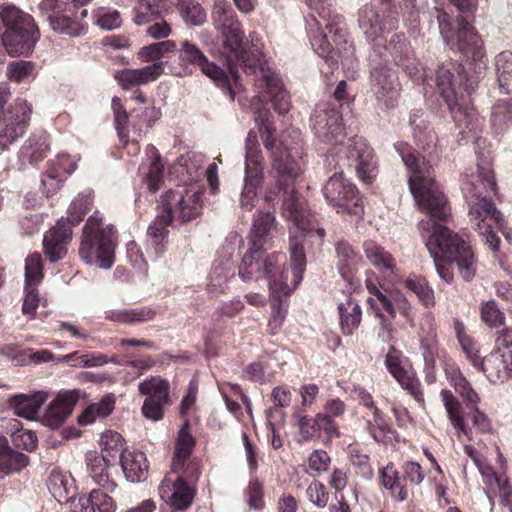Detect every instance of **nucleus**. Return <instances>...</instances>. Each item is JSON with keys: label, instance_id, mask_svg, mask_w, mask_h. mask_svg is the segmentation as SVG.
<instances>
[{"label": "nucleus", "instance_id": "1", "mask_svg": "<svg viewBox=\"0 0 512 512\" xmlns=\"http://www.w3.org/2000/svg\"><path fill=\"white\" fill-rule=\"evenodd\" d=\"M394 148L407 169L412 172L409 188L415 201L430 216L419 221L418 229L431 257L455 262L462 279L471 281L477 271V258L471 246L457 233L436 222L445 221L450 214V208L444 193L433 179L432 165L425 161V157H420L407 142H397Z\"/></svg>", "mask_w": 512, "mask_h": 512}, {"label": "nucleus", "instance_id": "2", "mask_svg": "<svg viewBox=\"0 0 512 512\" xmlns=\"http://www.w3.org/2000/svg\"><path fill=\"white\" fill-rule=\"evenodd\" d=\"M296 179L282 187L274 181V185L267 187L264 194V200L268 204L274 203L281 196V214L293 224L289 229L288 249L294 286L302 280L306 269L305 244L310 243L313 252H320L326 236V230L319 225L316 215L310 211L305 199L295 189Z\"/></svg>", "mask_w": 512, "mask_h": 512}, {"label": "nucleus", "instance_id": "3", "mask_svg": "<svg viewBox=\"0 0 512 512\" xmlns=\"http://www.w3.org/2000/svg\"><path fill=\"white\" fill-rule=\"evenodd\" d=\"M434 82L462 138L469 134L476 137L481 121L470 96L478 87L479 76L469 75L461 65L449 63L438 67Z\"/></svg>", "mask_w": 512, "mask_h": 512}, {"label": "nucleus", "instance_id": "4", "mask_svg": "<svg viewBox=\"0 0 512 512\" xmlns=\"http://www.w3.org/2000/svg\"><path fill=\"white\" fill-rule=\"evenodd\" d=\"M268 110H258L254 119L258 126L259 133L265 149L272 158L271 176L277 182L279 187L291 183L294 178L300 177L306 166L305 153L300 143V132L296 129L291 131L295 140L289 144L285 139L280 141V146L276 147L274 138L275 128L269 119Z\"/></svg>", "mask_w": 512, "mask_h": 512}, {"label": "nucleus", "instance_id": "5", "mask_svg": "<svg viewBox=\"0 0 512 512\" xmlns=\"http://www.w3.org/2000/svg\"><path fill=\"white\" fill-rule=\"evenodd\" d=\"M238 275L243 282L265 278L273 294L290 295L293 290L288 284L289 271L285 268V256L280 253L267 254L266 247L259 243H248Z\"/></svg>", "mask_w": 512, "mask_h": 512}, {"label": "nucleus", "instance_id": "6", "mask_svg": "<svg viewBox=\"0 0 512 512\" xmlns=\"http://www.w3.org/2000/svg\"><path fill=\"white\" fill-rule=\"evenodd\" d=\"M496 182L488 165H477V173L470 180L463 182L462 191L469 204V217L474 230L494 222L502 226L503 215L492 201L491 194L495 191Z\"/></svg>", "mask_w": 512, "mask_h": 512}, {"label": "nucleus", "instance_id": "7", "mask_svg": "<svg viewBox=\"0 0 512 512\" xmlns=\"http://www.w3.org/2000/svg\"><path fill=\"white\" fill-rule=\"evenodd\" d=\"M0 40L10 56H28L39 40L34 19L13 5H0Z\"/></svg>", "mask_w": 512, "mask_h": 512}, {"label": "nucleus", "instance_id": "8", "mask_svg": "<svg viewBox=\"0 0 512 512\" xmlns=\"http://www.w3.org/2000/svg\"><path fill=\"white\" fill-rule=\"evenodd\" d=\"M116 240L113 225L104 224L99 212H95L83 227L79 255L86 264L110 269L115 261Z\"/></svg>", "mask_w": 512, "mask_h": 512}, {"label": "nucleus", "instance_id": "9", "mask_svg": "<svg viewBox=\"0 0 512 512\" xmlns=\"http://www.w3.org/2000/svg\"><path fill=\"white\" fill-rule=\"evenodd\" d=\"M369 61L382 62L388 65L391 59L398 67L402 68L414 81H422L424 86L433 87L432 78L425 69L421 72L415 58L414 51L403 33H395L388 42L384 37L378 38L369 52Z\"/></svg>", "mask_w": 512, "mask_h": 512}, {"label": "nucleus", "instance_id": "10", "mask_svg": "<svg viewBox=\"0 0 512 512\" xmlns=\"http://www.w3.org/2000/svg\"><path fill=\"white\" fill-rule=\"evenodd\" d=\"M436 19L443 41L451 50L473 60L482 58V40L464 16H458L454 24L446 11L436 8Z\"/></svg>", "mask_w": 512, "mask_h": 512}, {"label": "nucleus", "instance_id": "11", "mask_svg": "<svg viewBox=\"0 0 512 512\" xmlns=\"http://www.w3.org/2000/svg\"><path fill=\"white\" fill-rule=\"evenodd\" d=\"M263 155L257 132L249 131L245 140V177L239 197V206L244 212H251L258 202V188L263 181Z\"/></svg>", "mask_w": 512, "mask_h": 512}, {"label": "nucleus", "instance_id": "12", "mask_svg": "<svg viewBox=\"0 0 512 512\" xmlns=\"http://www.w3.org/2000/svg\"><path fill=\"white\" fill-rule=\"evenodd\" d=\"M202 195L203 192L199 189L179 186L161 196L159 209L170 216L173 222L188 223L201 214Z\"/></svg>", "mask_w": 512, "mask_h": 512}, {"label": "nucleus", "instance_id": "13", "mask_svg": "<svg viewBox=\"0 0 512 512\" xmlns=\"http://www.w3.org/2000/svg\"><path fill=\"white\" fill-rule=\"evenodd\" d=\"M338 165L353 169L364 183H371L377 174V162L373 149L359 136L352 137L336 152Z\"/></svg>", "mask_w": 512, "mask_h": 512}, {"label": "nucleus", "instance_id": "14", "mask_svg": "<svg viewBox=\"0 0 512 512\" xmlns=\"http://www.w3.org/2000/svg\"><path fill=\"white\" fill-rule=\"evenodd\" d=\"M199 469L195 463H189L185 470L171 471L162 480L159 487L161 498L175 510L188 508L194 499V490L188 481H196L199 477Z\"/></svg>", "mask_w": 512, "mask_h": 512}, {"label": "nucleus", "instance_id": "15", "mask_svg": "<svg viewBox=\"0 0 512 512\" xmlns=\"http://www.w3.org/2000/svg\"><path fill=\"white\" fill-rule=\"evenodd\" d=\"M398 13L391 9L390 3L365 4L358 11V25L371 47L386 32L398 28Z\"/></svg>", "mask_w": 512, "mask_h": 512}, {"label": "nucleus", "instance_id": "16", "mask_svg": "<svg viewBox=\"0 0 512 512\" xmlns=\"http://www.w3.org/2000/svg\"><path fill=\"white\" fill-rule=\"evenodd\" d=\"M323 195L337 213L361 215L363 202L357 187L344 177L343 171L334 173L326 182Z\"/></svg>", "mask_w": 512, "mask_h": 512}, {"label": "nucleus", "instance_id": "17", "mask_svg": "<svg viewBox=\"0 0 512 512\" xmlns=\"http://www.w3.org/2000/svg\"><path fill=\"white\" fill-rule=\"evenodd\" d=\"M178 52L179 63L188 68L190 66L199 68L201 72L215 82V84L230 97L231 101L235 99V93L232 89L231 81L227 73L210 62L204 52L193 42L183 40L180 42Z\"/></svg>", "mask_w": 512, "mask_h": 512}, {"label": "nucleus", "instance_id": "18", "mask_svg": "<svg viewBox=\"0 0 512 512\" xmlns=\"http://www.w3.org/2000/svg\"><path fill=\"white\" fill-rule=\"evenodd\" d=\"M39 9L47 14V20L53 31L78 37L86 32V25L80 21L78 8L68 0H42Z\"/></svg>", "mask_w": 512, "mask_h": 512}, {"label": "nucleus", "instance_id": "19", "mask_svg": "<svg viewBox=\"0 0 512 512\" xmlns=\"http://www.w3.org/2000/svg\"><path fill=\"white\" fill-rule=\"evenodd\" d=\"M310 125L315 137L324 144L336 146L344 138L342 115L335 104L317 103L310 116Z\"/></svg>", "mask_w": 512, "mask_h": 512}, {"label": "nucleus", "instance_id": "20", "mask_svg": "<svg viewBox=\"0 0 512 512\" xmlns=\"http://www.w3.org/2000/svg\"><path fill=\"white\" fill-rule=\"evenodd\" d=\"M371 65L370 83L377 106L388 111L398 105L400 83L395 71L387 64L369 61Z\"/></svg>", "mask_w": 512, "mask_h": 512}, {"label": "nucleus", "instance_id": "21", "mask_svg": "<svg viewBox=\"0 0 512 512\" xmlns=\"http://www.w3.org/2000/svg\"><path fill=\"white\" fill-rule=\"evenodd\" d=\"M32 114V106L24 98L15 99L0 120V148L7 149L26 132Z\"/></svg>", "mask_w": 512, "mask_h": 512}, {"label": "nucleus", "instance_id": "22", "mask_svg": "<svg viewBox=\"0 0 512 512\" xmlns=\"http://www.w3.org/2000/svg\"><path fill=\"white\" fill-rule=\"evenodd\" d=\"M138 389L146 396L141 408L144 417L153 421L161 420L164 407L171 404L169 382L161 377H151L140 382Z\"/></svg>", "mask_w": 512, "mask_h": 512}, {"label": "nucleus", "instance_id": "23", "mask_svg": "<svg viewBox=\"0 0 512 512\" xmlns=\"http://www.w3.org/2000/svg\"><path fill=\"white\" fill-rule=\"evenodd\" d=\"M76 170V162L70 155L60 153L47 163L41 177L40 190L47 197L55 195L62 187L66 178Z\"/></svg>", "mask_w": 512, "mask_h": 512}, {"label": "nucleus", "instance_id": "24", "mask_svg": "<svg viewBox=\"0 0 512 512\" xmlns=\"http://www.w3.org/2000/svg\"><path fill=\"white\" fill-rule=\"evenodd\" d=\"M335 265L341 278L351 287L359 285L357 273L362 264L359 252L346 240H338L334 244Z\"/></svg>", "mask_w": 512, "mask_h": 512}, {"label": "nucleus", "instance_id": "25", "mask_svg": "<svg viewBox=\"0 0 512 512\" xmlns=\"http://www.w3.org/2000/svg\"><path fill=\"white\" fill-rule=\"evenodd\" d=\"M218 29L222 37L223 47L228 53L226 61L229 74L233 78L234 83H237L240 75L239 71L232 64V57H238L243 52V47L245 46L243 42L244 32L237 18L226 20V23L219 25Z\"/></svg>", "mask_w": 512, "mask_h": 512}, {"label": "nucleus", "instance_id": "26", "mask_svg": "<svg viewBox=\"0 0 512 512\" xmlns=\"http://www.w3.org/2000/svg\"><path fill=\"white\" fill-rule=\"evenodd\" d=\"M292 422L298 428L302 441L318 439L322 430L329 436L338 435L334 421L325 413L311 417L297 410L292 415Z\"/></svg>", "mask_w": 512, "mask_h": 512}, {"label": "nucleus", "instance_id": "27", "mask_svg": "<svg viewBox=\"0 0 512 512\" xmlns=\"http://www.w3.org/2000/svg\"><path fill=\"white\" fill-rule=\"evenodd\" d=\"M385 365L390 374L407 390L416 401L424 402L420 383L413 375L406 371L401 364V352L391 346L385 357Z\"/></svg>", "mask_w": 512, "mask_h": 512}, {"label": "nucleus", "instance_id": "28", "mask_svg": "<svg viewBox=\"0 0 512 512\" xmlns=\"http://www.w3.org/2000/svg\"><path fill=\"white\" fill-rule=\"evenodd\" d=\"M78 399V390L60 392L48 407L44 416L45 424L52 429L60 427L71 415Z\"/></svg>", "mask_w": 512, "mask_h": 512}, {"label": "nucleus", "instance_id": "29", "mask_svg": "<svg viewBox=\"0 0 512 512\" xmlns=\"http://www.w3.org/2000/svg\"><path fill=\"white\" fill-rule=\"evenodd\" d=\"M71 235V227L66 223H58L45 233L43 239L44 253L50 262L55 263L66 255Z\"/></svg>", "mask_w": 512, "mask_h": 512}, {"label": "nucleus", "instance_id": "30", "mask_svg": "<svg viewBox=\"0 0 512 512\" xmlns=\"http://www.w3.org/2000/svg\"><path fill=\"white\" fill-rule=\"evenodd\" d=\"M164 72L163 62H156L139 69H123L115 73V79L125 90L155 81Z\"/></svg>", "mask_w": 512, "mask_h": 512}, {"label": "nucleus", "instance_id": "31", "mask_svg": "<svg viewBox=\"0 0 512 512\" xmlns=\"http://www.w3.org/2000/svg\"><path fill=\"white\" fill-rule=\"evenodd\" d=\"M409 125L418 147L432 155L436 148L438 137L430 127L423 109H414L409 114Z\"/></svg>", "mask_w": 512, "mask_h": 512}, {"label": "nucleus", "instance_id": "32", "mask_svg": "<svg viewBox=\"0 0 512 512\" xmlns=\"http://www.w3.org/2000/svg\"><path fill=\"white\" fill-rule=\"evenodd\" d=\"M50 150V137L44 131L32 133L19 151L21 165L36 166L47 156Z\"/></svg>", "mask_w": 512, "mask_h": 512}, {"label": "nucleus", "instance_id": "33", "mask_svg": "<svg viewBox=\"0 0 512 512\" xmlns=\"http://www.w3.org/2000/svg\"><path fill=\"white\" fill-rule=\"evenodd\" d=\"M173 224L172 219L157 206V215L147 229V243L153 248L155 256H162L167 250L169 236L168 227Z\"/></svg>", "mask_w": 512, "mask_h": 512}, {"label": "nucleus", "instance_id": "34", "mask_svg": "<svg viewBox=\"0 0 512 512\" xmlns=\"http://www.w3.org/2000/svg\"><path fill=\"white\" fill-rule=\"evenodd\" d=\"M369 292L371 296L368 298V303L375 311L376 315L377 312L383 313V311H385L388 314V318L394 319L396 311L398 310L404 317L409 316L411 308L405 298H391L375 286H373V288H369Z\"/></svg>", "mask_w": 512, "mask_h": 512}, {"label": "nucleus", "instance_id": "35", "mask_svg": "<svg viewBox=\"0 0 512 512\" xmlns=\"http://www.w3.org/2000/svg\"><path fill=\"white\" fill-rule=\"evenodd\" d=\"M232 64L237 70L241 66L246 74L256 76L259 84L264 83V72L275 73L257 49L247 51L245 46L241 55L232 57Z\"/></svg>", "mask_w": 512, "mask_h": 512}, {"label": "nucleus", "instance_id": "36", "mask_svg": "<svg viewBox=\"0 0 512 512\" xmlns=\"http://www.w3.org/2000/svg\"><path fill=\"white\" fill-rule=\"evenodd\" d=\"M308 35L310 43L314 51L322 57L329 67L337 64V60L332 55L334 49L331 42L328 40L327 34L320 31L321 22H319L313 15L306 18Z\"/></svg>", "mask_w": 512, "mask_h": 512}, {"label": "nucleus", "instance_id": "37", "mask_svg": "<svg viewBox=\"0 0 512 512\" xmlns=\"http://www.w3.org/2000/svg\"><path fill=\"white\" fill-rule=\"evenodd\" d=\"M47 398V394L42 391L33 394H16L10 398L9 406L17 416L33 420Z\"/></svg>", "mask_w": 512, "mask_h": 512}, {"label": "nucleus", "instance_id": "38", "mask_svg": "<svg viewBox=\"0 0 512 512\" xmlns=\"http://www.w3.org/2000/svg\"><path fill=\"white\" fill-rule=\"evenodd\" d=\"M195 444V438L191 435L189 431V424L186 422L179 430L176 439L174 456L171 465L173 472L185 470L189 463H193L192 461H189V459Z\"/></svg>", "mask_w": 512, "mask_h": 512}, {"label": "nucleus", "instance_id": "39", "mask_svg": "<svg viewBox=\"0 0 512 512\" xmlns=\"http://www.w3.org/2000/svg\"><path fill=\"white\" fill-rule=\"evenodd\" d=\"M265 73L266 74H263L264 83L258 84L259 87L266 89L269 95V99L273 104L274 110L279 115L287 114L291 108L290 97L287 91L284 89L281 80L275 73Z\"/></svg>", "mask_w": 512, "mask_h": 512}, {"label": "nucleus", "instance_id": "40", "mask_svg": "<svg viewBox=\"0 0 512 512\" xmlns=\"http://www.w3.org/2000/svg\"><path fill=\"white\" fill-rule=\"evenodd\" d=\"M126 479L132 483L144 481L148 474L146 455L141 451H126L119 461Z\"/></svg>", "mask_w": 512, "mask_h": 512}, {"label": "nucleus", "instance_id": "41", "mask_svg": "<svg viewBox=\"0 0 512 512\" xmlns=\"http://www.w3.org/2000/svg\"><path fill=\"white\" fill-rule=\"evenodd\" d=\"M29 464V457L13 450L5 437H0V477L19 472Z\"/></svg>", "mask_w": 512, "mask_h": 512}, {"label": "nucleus", "instance_id": "42", "mask_svg": "<svg viewBox=\"0 0 512 512\" xmlns=\"http://www.w3.org/2000/svg\"><path fill=\"white\" fill-rule=\"evenodd\" d=\"M86 460L89 476L93 482L106 491L112 492L117 485L111 479L109 470L115 463H110L96 454L87 455Z\"/></svg>", "mask_w": 512, "mask_h": 512}, {"label": "nucleus", "instance_id": "43", "mask_svg": "<svg viewBox=\"0 0 512 512\" xmlns=\"http://www.w3.org/2000/svg\"><path fill=\"white\" fill-rule=\"evenodd\" d=\"M99 445L101 447V455L98 456L103 457L110 463H116L118 460L120 461L122 455L127 451L124 448V439L122 435L116 431L108 430L103 432L100 437Z\"/></svg>", "mask_w": 512, "mask_h": 512}, {"label": "nucleus", "instance_id": "44", "mask_svg": "<svg viewBox=\"0 0 512 512\" xmlns=\"http://www.w3.org/2000/svg\"><path fill=\"white\" fill-rule=\"evenodd\" d=\"M156 316V310L151 307L135 309H111L105 311V318L120 323H143L151 321Z\"/></svg>", "mask_w": 512, "mask_h": 512}, {"label": "nucleus", "instance_id": "45", "mask_svg": "<svg viewBox=\"0 0 512 512\" xmlns=\"http://www.w3.org/2000/svg\"><path fill=\"white\" fill-rule=\"evenodd\" d=\"M363 250L370 264L380 272H393L395 269L396 264L393 256L376 242L365 241Z\"/></svg>", "mask_w": 512, "mask_h": 512}, {"label": "nucleus", "instance_id": "46", "mask_svg": "<svg viewBox=\"0 0 512 512\" xmlns=\"http://www.w3.org/2000/svg\"><path fill=\"white\" fill-rule=\"evenodd\" d=\"M340 325L344 334L351 335L358 328L362 319V311L359 303L349 297L338 305Z\"/></svg>", "mask_w": 512, "mask_h": 512}, {"label": "nucleus", "instance_id": "47", "mask_svg": "<svg viewBox=\"0 0 512 512\" xmlns=\"http://www.w3.org/2000/svg\"><path fill=\"white\" fill-rule=\"evenodd\" d=\"M381 485L391 492V496L402 502L408 498V490L403 484L399 472L392 463L387 464L380 470Z\"/></svg>", "mask_w": 512, "mask_h": 512}, {"label": "nucleus", "instance_id": "48", "mask_svg": "<svg viewBox=\"0 0 512 512\" xmlns=\"http://www.w3.org/2000/svg\"><path fill=\"white\" fill-rule=\"evenodd\" d=\"M491 127L502 134L512 126V99H500L491 108Z\"/></svg>", "mask_w": 512, "mask_h": 512}, {"label": "nucleus", "instance_id": "49", "mask_svg": "<svg viewBox=\"0 0 512 512\" xmlns=\"http://www.w3.org/2000/svg\"><path fill=\"white\" fill-rule=\"evenodd\" d=\"M274 224L275 217L271 212L259 211L253 219L248 243H259L261 246L265 247Z\"/></svg>", "mask_w": 512, "mask_h": 512}, {"label": "nucleus", "instance_id": "50", "mask_svg": "<svg viewBox=\"0 0 512 512\" xmlns=\"http://www.w3.org/2000/svg\"><path fill=\"white\" fill-rule=\"evenodd\" d=\"M115 408L114 395H106L99 402L88 405L79 415L78 422L80 425H88L93 423L97 418H106Z\"/></svg>", "mask_w": 512, "mask_h": 512}, {"label": "nucleus", "instance_id": "51", "mask_svg": "<svg viewBox=\"0 0 512 512\" xmlns=\"http://www.w3.org/2000/svg\"><path fill=\"white\" fill-rule=\"evenodd\" d=\"M443 405L452 427L470 439L469 430L465 425L464 418L460 412V403L451 391L443 389L440 393Z\"/></svg>", "mask_w": 512, "mask_h": 512}, {"label": "nucleus", "instance_id": "52", "mask_svg": "<svg viewBox=\"0 0 512 512\" xmlns=\"http://www.w3.org/2000/svg\"><path fill=\"white\" fill-rule=\"evenodd\" d=\"M495 67L499 88L506 94H512V52H500L495 57Z\"/></svg>", "mask_w": 512, "mask_h": 512}, {"label": "nucleus", "instance_id": "53", "mask_svg": "<svg viewBox=\"0 0 512 512\" xmlns=\"http://www.w3.org/2000/svg\"><path fill=\"white\" fill-rule=\"evenodd\" d=\"M318 14L320 19L323 20L333 43L336 46L345 44L347 29L343 17L338 14L331 15L330 11H326L323 6L322 11H319Z\"/></svg>", "mask_w": 512, "mask_h": 512}, {"label": "nucleus", "instance_id": "54", "mask_svg": "<svg viewBox=\"0 0 512 512\" xmlns=\"http://www.w3.org/2000/svg\"><path fill=\"white\" fill-rule=\"evenodd\" d=\"M500 357V351L493 349L489 355L482 359L479 370L484 372L491 382L502 381L510 375L507 366L503 364Z\"/></svg>", "mask_w": 512, "mask_h": 512}, {"label": "nucleus", "instance_id": "55", "mask_svg": "<svg viewBox=\"0 0 512 512\" xmlns=\"http://www.w3.org/2000/svg\"><path fill=\"white\" fill-rule=\"evenodd\" d=\"M177 50L176 42L173 40H163L150 45L143 46L138 57L142 62H159L158 60L168 56Z\"/></svg>", "mask_w": 512, "mask_h": 512}, {"label": "nucleus", "instance_id": "56", "mask_svg": "<svg viewBox=\"0 0 512 512\" xmlns=\"http://www.w3.org/2000/svg\"><path fill=\"white\" fill-rule=\"evenodd\" d=\"M93 205V193L90 190H85L78 194V196L71 202L68 208L67 220L70 225H78L85 214L91 209Z\"/></svg>", "mask_w": 512, "mask_h": 512}, {"label": "nucleus", "instance_id": "57", "mask_svg": "<svg viewBox=\"0 0 512 512\" xmlns=\"http://www.w3.org/2000/svg\"><path fill=\"white\" fill-rule=\"evenodd\" d=\"M231 267L222 262L215 261L211 273L208 276V287L211 292H223L227 287L228 278L233 276Z\"/></svg>", "mask_w": 512, "mask_h": 512}, {"label": "nucleus", "instance_id": "58", "mask_svg": "<svg viewBox=\"0 0 512 512\" xmlns=\"http://www.w3.org/2000/svg\"><path fill=\"white\" fill-rule=\"evenodd\" d=\"M178 11L188 26H201L206 22V12L194 0L182 5V7L178 8Z\"/></svg>", "mask_w": 512, "mask_h": 512}, {"label": "nucleus", "instance_id": "59", "mask_svg": "<svg viewBox=\"0 0 512 512\" xmlns=\"http://www.w3.org/2000/svg\"><path fill=\"white\" fill-rule=\"evenodd\" d=\"M481 319L491 328H498L504 325L505 315L495 300H489L481 307Z\"/></svg>", "mask_w": 512, "mask_h": 512}, {"label": "nucleus", "instance_id": "60", "mask_svg": "<svg viewBox=\"0 0 512 512\" xmlns=\"http://www.w3.org/2000/svg\"><path fill=\"white\" fill-rule=\"evenodd\" d=\"M35 69V64L31 61L17 60L12 61L7 67V76L9 80L20 83L30 77Z\"/></svg>", "mask_w": 512, "mask_h": 512}, {"label": "nucleus", "instance_id": "61", "mask_svg": "<svg viewBox=\"0 0 512 512\" xmlns=\"http://www.w3.org/2000/svg\"><path fill=\"white\" fill-rule=\"evenodd\" d=\"M43 278L42 259L39 253H33L25 261V283L38 284Z\"/></svg>", "mask_w": 512, "mask_h": 512}, {"label": "nucleus", "instance_id": "62", "mask_svg": "<svg viewBox=\"0 0 512 512\" xmlns=\"http://www.w3.org/2000/svg\"><path fill=\"white\" fill-rule=\"evenodd\" d=\"M163 170L164 165L162 163L161 156L156 155V157L151 160L149 170L146 174L147 188L151 193L158 191L163 179Z\"/></svg>", "mask_w": 512, "mask_h": 512}, {"label": "nucleus", "instance_id": "63", "mask_svg": "<svg viewBox=\"0 0 512 512\" xmlns=\"http://www.w3.org/2000/svg\"><path fill=\"white\" fill-rule=\"evenodd\" d=\"M420 346L422 351V356L425 362V370L429 371L434 368L435 365V357L438 352V345L436 340V334L431 333L426 337H422L420 340Z\"/></svg>", "mask_w": 512, "mask_h": 512}, {"label": "nucleus", "instance_id": "64", "mask_svg": "<svg viewBox=\"0 0 512 512\" xmlns=\"http://www.w3.org/2000/svg\"><path fill=\"white\" fill-rule=\"evenodd\" d=\"M90 501L94 506V510H98L99 512H115L116 511V503L111 496L108 495L107 492H104L101 489H93L89 493Z\"/></svg>", "mask_w": 512, "mask_h": 512}]
</instances>
